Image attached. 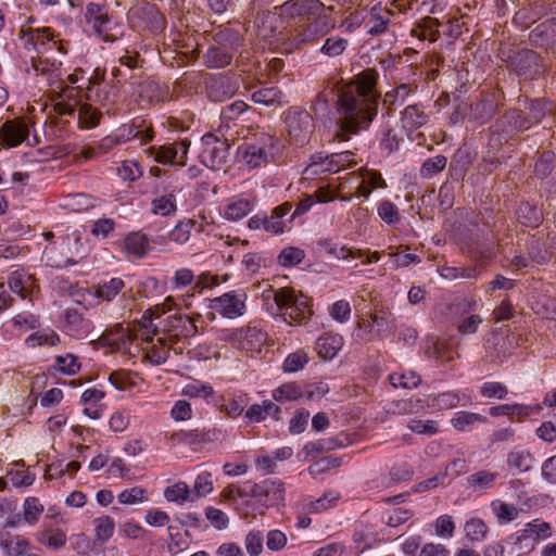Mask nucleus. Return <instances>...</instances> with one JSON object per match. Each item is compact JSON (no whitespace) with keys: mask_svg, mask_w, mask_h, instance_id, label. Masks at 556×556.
Masks as SVG:
<instances>
[{"mask_svg":"<svg viewBox=\"0 0 556 556\" xmlns=\"http://www.w3.org/2000/svg\"><path fill=\"white\" fill-rule=\"evenodd\" d=\"M483 319L480 315L470 314L462 317L456 323L457 331L463 336H469L477 332Z\"/></svg>","mask_w":556,"mask_h":556,"instance_id":"5fc2aeb1","label":"nucleus"},{"mask_svg":"<svg viewBox=\"0 0 556 556\" xmlns=\"http://www.w3.org/2000/svg\"><path fill=\"white\" fill-rule=\"evenodd\" d=\"M358 177L364 180L372 190L378 188H386L387 182L382 178L381 174L375 169L359 168Z\"/></svg>","mask_w":556,"mask_h":556,"instance_id":"774afa93","label":"nucleus"},{"mask_svg":"<svg viewBox=\"0 0 556 556\" xmlns=\"http://www.w3.org/2000/svg\"><path fill=\"white\" fill-rule=\"evenodd\" d=\"M117 498L121 504L132 505L148 501V492L141 486H134L122 491Z\"/></svg>","mask_w":556,"mask_h":556,"instance_id":"864d4df0","label":"nucleus"},{"mask_svg":"<svg viewBox=\"0 0 556 556\" xmlns=\"http://www.w3.org/2000/svg\"><path fill=\"white\" fill-rule=\"evenodd\" d=\"M141 337L140 328L131 330L117 325L114 329L108 330L102 336V340L114 351L129 356H136L141 348L136 340Z\"/></svg>","mask_w":556,"mask_h":556,"instance_id":"0eeeda50","label":"nucleus"},{"mask_svg":"<svg viewBox=\"0 0 556 556\" xmlns=\"http://www.w3.org/2000/svg\"><path fill=\"white\" fill-rule=\"evenodd\" d=\"M214 393L213 387L208 383L201 382L199 380H193L190 383L186 384L182 389V394L188 397H204L207 399L212 396Z\"/></svg>","mask_w":556,"mask_h":556,"instance_id":"3c124183","label":"nucleus"},{"mask_svg":"<svg viewBox=\"0 0 556 556\" xmlns=\"http://www.w3.org/2000/svg\"><path fill=\"white\" fill-rule=\"evenodd\" d=\"M305 257V253L303 250L294 247L286 248L281 251L279 255V263L285 266H294L300 264Z\"/></svg>","mask_w":556,"mask_h":556,"instance_id":"338daca9","label":"nucleus"},{"mask_svg":"<svg viewBox=\"0 0 556 556\" xmlns=\"http://www.w3.org/2000/svg\"><path fill=\"white\" fill-rule=\"evenodd\" d=\"M343 346V338L337 333H326L317 339L316 351L319 357L332 359Z\"/></svg>","mask_w":556,"mask_h":556,"instance_id":"b1692460","label":"nucleus"},{"mask_svg":"<svg viewBox=\"0 0 556 556\" xmlns=\"http://www.w3.org/2000/svg\"><path fill=\"white\" fill-rule=\"evenodd\" d=\"M237 90V86L231 84L226 77L215 79L210 85V96L215 101H223L224 99L231 97Z\"/></svg>","mask_w":556,"mask_h":556,"instance_id":"37998d69","label":"nucleus"},{"mask_svg":"<svg viewBox=\"0 0 556 556\" xmlns=\"http://www.w3.org/2000/svg\"><path fill=\"white\" fill-rule=\"evenodd\" d=\"M302 396V389L296 382L285 383L273 391V397L277 402L295 401Z\"/></svg>","mask_w":556,"mask_h":556,"instance_id":"49530a36","label":"nucleus"},{"mask_svg":"<svg viewBox=\"0 0 556 556\" xmlns=\"http://www.w3.org/2000/svg\"><path fill=\"white\" fill-rule=\"evenodd\" d=\"M274 301L280 316L289 325H302L313 314L308 299L303 295L298 296L291 288H280L274 291Z\"/></svg>","mask_w":556,"mask_h":556,"instance_id":"f03ea898","label":"nucleus"},{"mask_svg":"<svg viewBox=\"0 0 556 556\" xmlns=\"http://www.w3.org/2000/svg\"><path fill=\"white\" fill-rule=\"evenodd\" d=\"M190 490L186 482H177L164 491V496L169 502L184 503L189 500Z\"/></svg>","mask_w":556,"mask_h":556,"instance_id":"6e6d98bb","label":"nucleus"},{"mask_svg":"<svg viewBox=\"0 0 556 556\" xmlns=\"http://www.w3.org/2000/svg\"><path fill=\"white\" fill-rule=\"evenodd\" d=\"M177 210L174 194H165L152 201V212L162 216L175 213Z\"/></svg>","mask_w":556,"mask_h":556,"instance_id":"603ef678","label":"nucleus"},{"mask_svg":"<svg viewBox=\"0 0 556 556\" xmlns=\"http://www.w3.org/2000/svg\"><path fill=\"white\" fill-rule=\"evenodd\" d=\"M237 348L248 352H260L267 334L256 326H248L232 334Z\"/></svg>","mask_w":556,"mask_h":556,"instance_id":"dca6fc26","label":"nucleus"},{"mask_svg":"<svg viewBox=\"0 0 556 556\" xmlns=\"http://www.w3.org/2000/svg\"><path fill=\"white\" fill-rule=\"evenodd\" d=\"M86 18L98 36H100L104 41L114 40V38L109 35L111 20L105 7L98 3H89L87 7Z\"/></svg>","mask_w":556,"mask_h":556,"instance_id":"a211bd4d","label":"nucleus"},{"mask_svg":"<svg viewBox=\"0 0 556 556\" xmlns=\"http://www.w3.org/2000/svg\"><path fill=\"white\" fill-rule=\"evenodd\" d=\"M125 287L124 281L121 278H112L109 281H104L97 286H93V294L103 301H112Z\"/></svg>","mask_w":556,"mask_h":556,"instance_id":"473e14b6","label":"nucleus"},{"mask_svg":"<svg viewBox=\"0 0 556 556\" xmlns=\"http://www.w3.org/2000/svg\"><path fill=\"white\" fill-rule=\"evenodd\" d=\"M189 147L190 141L188 139H182L157 148L150 147L147 149V153L152 155L154 161L160 164L184 166L187 162Z\"/></svg>","mask_w":556,"mask_h":556,"instance_id":"9d476101","label":"nucleus"},{"mask_svg":"<svg viewBox=\"0 0 556 556\" xmlns=\"http://www.w3.org/2000/svg\"><path fill=\"white\" fill-rule=\"evenodd\" d=\"M239 493L254 498L263 508L260 514L264 515L265 509L283 504L286 490L281 480L265 479L258 483L244 482Z\"/></svg>","mask_w":556,"mask_h":556,"instance_id":"7ed1b4c3","label":"nucleus"},{"mask_svg":"<svg viewBox=\"0 0 556 556\" xmlns=\"http://www.w3.org/2000/svg\"><path fill=\"white\" fill-rule=\"evenodd\" d=\"M232 52L226 46H212L203 55V62L208 68H222L231 63Z\"/></svg>","mask_w":556,"mask_h":556,"instance_id":"393cba45","label":"nucleus"},{"mask_svg":"<svg viewBox=\"0 0 556 556\" xmlns=\"http://www.w3.org/2000/svg\"><path fill=\"white\" fill-rule=\"evenodd\" d=\"M141 331V340L151 343L144 350L143 359L148 361L152 365H161L165 363L169 356L170 346L167 344L166 339L157 338L156 342H153L152 336L156 333V328H152V320L143 316L142 320L138 324Z\"/></svg>","mask_w":556,"mask_h":556,"instance_id":"39448f33","label":"nucleus"},{"mask_svg":"<svg viewBox=\"0 0 556 556\" xmlns=\"http://www.w3.org/2000/svg\"><path fill=\"white\" fill-rule=\"evenodd\" d=\"M139 12L150 29L159 31L165 27V18L154 4L143 3Z\"/></svg>","mask_w":556,"mask_h":556,"instance_id":"72a5a7b5","label":"nucleus"},{"mask_svg":"<svg viewBox=\"0 0 556 556\" xmlns=\"http://www.w3.org/2000/svg\"><path fill=\"white\" fill-rule=\"evenodd\" d=\"M378 215L383 222L390 225L400 222V213L397 206L387 200L379 203Z\"/></svg>","mask_w":556,"mask_h":556,"instance_id":"69168bd1","label":"nucleus"},{"mask_svg":"<svg viewBox=\"0 0 556 556\" xmlns=\"http://www.w3.org/2000/svg\"><path fill=\"white\" fill-rule=\"evenodd\" d=\"M172 328L173 333L168 334L170 343L177 342L180 337L189 338L198 332L194 319L189 316L175 317L172 320Z\"/></svg>","mask_w":556,"mask_h":556,"instance_id":"c85d7f7f","label":"nucleus"},{"mask_svg":"<svg viewBox=\"0 0 556 556\" xmlns=\"http://www.w3.org/2000/svg\"><path fill=\"white\" fill-rule=\"evenodd\" d=\"M248 227L252 230L264 229L271 235L282 233L285 230V223L278 220L275 216L255 215L248 222Z\"/></svg>","mask_w":556,"mask_h":556,"instance_id":"2f4dec72","label":"nucleus"},{"mask_svg":"<svg viewBox=\"0 0 556 556\" xmlns=\"http://www.w3.org/2000/svg\"><path fill=\"white\" fill-rule=\"evenodd\" d=\"M533 463V456L529 451L526 450H513L507 455V465L510 468L519 470L521 472L531 469Z\"/></svg>","mask_w":556,"mask_h":556,"instance_id":"58836bf2","label":"nucleus"},{"mask_svg":"<svg viewBox=\"0 0 556 556\" xmlns=\"http://www.w3.org/2000/svg\"><path fill=\"white\" fill-rule=\"evenodd\" d=\"M273 137H264L262 144H248L245 147L243 159L250 167H257L274 155L275 143Z\"/></svg>","mask_w":556,"mask_h":556,"instance_id":"aec40b11","label":"nucleus"},{"mask_svg":"<svg viewBox=\"0 0 556 556\" xmlns=\"http://www.w3.org/2000/svg\"><path fill=\"white\" fill-rule=\"evenodd\" d=\"M429 114L426 112L425 106L415 103L407 105L402 112H401V126L404 130L407 132H413L429 122Z\"/></svg>","mask_w":556,"mask_h":556,"instance_id":"412c9836","label":"nucleus"},{"mask_svg":"<svg viewBox=\"0 0 556 556\" xmlns=\"http://www.w3.org/2000/svg\"><path fill=\"white\" fill-rule=\"evenodd\" d=\"M552 534L553 529L549 522L534 519L517 532L515 544L520 549L532 551L538 542L549 539Z\"/></svg>","mask_w":556,"mask_h":556,"instance_id":"9b49d317","label":"nucleus"},{"mask_svg":"<svg viewBox=\"0 0 556 556\" xmlns=\"http://www.w3.org/2000/svg\"><path fill=\"white\" fill-rule=\"evenodd\" d=\"M278 15L287 21L312 20L324 10V3L319 0H288L279 7H275Z\"/></svg>","mask_w":556,"mask_h":556,"instance_id":"1a4fd4ad","label":"nucleus"},{"mask_svg":"<svg viewBox=\"0 0 556 556\" xmlns=\"http://www.w3.org/2000/svg\"><path fill=\"white\" fill-rule=\"evenodd\" d=\"M102 113L90 103L80 104L78 111V124L83 128H94L99 125Z\"/></svg>","mask_w":556,"mask_h":556,"instance_id":"ea45409f","label":"nucleus"},{"mask_svg":"<svg viewBox=\"0 0 556 556\" xmlns=\"http://www.w3.org/2000/svg\"><path fill=\"white\" fill-rule=\"evenodd\" d=\"M447 160L444 155H437L426 160L420 168L422 177H432L433 175L442 172L446 166Z\"/></svg>","mask_w":556,"mask_h":556,"instance_id":"13d9d810","label":"nucleus"},{"mask_svg":"<svg viewBox=\"0 0 556 556\" xmlns=\"http://www.w3.org/2000/svg\"><path fill=\"white\" fill-rule=\"evenodd\" d=\"M518 220L528 227H536L541 222L540 211L529 203H521L517 210Z\"/></svg>","mask_w":556,"mask_h":556,"instance_id":"09e8293b","label":"nucleus"},{"mask_svg":"<svg viewBox=\"0 0 556 556\" xmlns=\"http://www.w3.org/2000/svg\"><path fill=\"white\" fill-rule=\"evenodd\" d=\"M45 510V506L38 497H26L23 503V520L29 526L36 525Z\"/></svg>","mask_w":556,"mask_h":556,"instance_id":"e433bc0d","label":"nucleus"},{"mask_svg":"<svg viewBox=\"0 0 556 556\" xmlns=\"http://www.w3.org/2000/svg\"><path fill=\"white\" fill-rule=\"evenodd\" d=\"M56 368L66 375H75L80 369V363L78 362L77 356L73 354H66L64 356L55 357Z\"/></svg>","mask_w":556,"mask_h":556,"instance_id":"680f3d73","label":"nucleus"},{"mask_svg":"<svg viewBox=\"0 0 556 556\" xmlns=\"http://www.w3.org/2000/svg\"><path fill=\"white\" fill-rule=\"evenodd\" d=\"M307 362V354L304 351L299 350L287 356V358L283 362L282 368L286 372H295L302 369Z\"/></svg>","mask_w":556,"mask_h":556,"instance_id":"052dcab7","label":"nucleus"},{"mask_svg":"<svg viewBox=\"0 0 556 556\" xmlns=\"http://www.w3.org/2000/svg\"><path fill=\"white\" fill-rule=\"evenodd\" d=\"M491 506L501 522H509L514 520L518 515L517 508L511 504L495 501Z\"/></svg>","mask_w":556,"mask_h":556,"instance_id":"e2e57ef3","label":"nucleus"},{"mask_svg":"<svg viewBox=\"0 0 556 556\" xmlns=\"http://www.w3.org/2000/svg\"><path fill=\"white\" fill-rule=\"evenodd\" d=\"M379 74L366 68L342 86L337 93L336 124L339 141L348 140L351 135L367 128L378 114L380 93L377 90Z\"/></svg>","mask_w":556,"mask_h":556,"instance_id":"f257e3e1","label":"nucleus"},{"mask_svg":"<svg viewBox=\"0 0 556 556\" xmlns=\"http://www.w3.org/2000/svg\"><path fill=\"white\" fill-rule=\"evenodd\" d=\"M313 22L308 23L303 33V41H312L317 37L326 34L333 25L330 23L328 16H320L319 14L313 17Z\"/></svg>","mask_w":556,"mask_h":556,"instance_id":"c9c22d12","label":"nucleus"},{"mask_svg":"<svg viewBox=\"0 0 556 556\" xmlns=\"http://www.w3.org/2000/svg\"><path fill=\"white\" fill-rule=\"evenodd\" d=\"M355 164L354 154L351 151H343L331 154H324L323 152H318L311 156V163L306 170L312 169L313 174H334Z\"/></svg>","mask_w":556,"mask_h":556,"instance_id":"6e6552de","label":"nucleus"},{"mask_svg":"<svg viewBox=\"0 0 556 556\" xmlns=\"http://www.w3.org/2000/svg\"><path fill=\"white\" fill-rule=\"evenodd\" d=\"M480 394L486 399H498L503 400L508 394L506 386L502 382L491 381L485 382L480 388Z\"/></svg>","mask_w":556,"mask_h":556,"instance_id":"0e129e2a","label":"nucleus"},{"mask_svg":"<svg viewBox=\"0 0 556 556\" xmlns=\"http://www.w3.org/2000/svg\"><path fill=\"white\" fill-rule=\"evenodd\" d=\"M485 358L492 364H501L511 354L513 342L509 337L492 332L485 342Z\"/></svg>","mask_w":556,"mask_h":556,"instance_id":"2eb2a0df","label":"nucleus"},{"mask_svg":"<svg viewBox=\"0 0 556 556\" xmlns=\"http://www.w3.org/2000/svg\"><path fill=\"white\" fill-rule=\"evenodd\" d=\"M442 23L433 17H427L424 20L422 25L417 29H413V35L418 37L419 39H428L433 42L439 37V27Z\"/></svg>","mask_w":556,"mask_h":556,"instance_id":"a18cd8bd","label":"nucleus"},{"mask_svg":"<svg viewBox=\"0 0 556 556\" xmlns=\"http://www.w3.org/2000/svg\"><path fill=\"white\" fill-rule=\"evenodd\" d=\"M200 160L202 164L212 170L223 169L229 156V144L227 139L207 132L201 138Z\"/></svg>","mask_w":556,"mask_h":556,"instance_id":"20e7f679","label":"nucleus"},{"mask_svg":"<svg viewBox=\"0 0 556 556\" xmlns=\"http://www.w3.org/2000/svg\"><path fill=\"white\" fill-rule=\"evenodd\" d=\"M497 477V472L483 469L470 475L467 484L475 490H486L494 484Z\"/></svg>","mask_w":556,"mask_h":556,"instance_id":"a19ab883","label":"nucleus"},{"mask_svg":"<svg viewBox=\"0 0 556 556\" xmlns=\"http://www.w3.org/2000/svg\"><path fill=\"white\" fill-rule=\"evenodd\" d=\"M24 34L23 38H25V45L31 46L35 50H39L38 47H43L48 42L54 41L58 37L54 31L50 27L42 28H29L28 30H22Z\"/></svg>","mask_w":556,"mask_h":556,"instance_id":"7c9ffc66","label":"nucleus"},{"mask_svg":"<svg viewBox=\"0 0 556 556\" xmlns=\"http://www.w3.org/2000/svg\"><path fill=\"white\" fill-rule=\"evenodd\" d=\"M251 211V203L245 199H237L230 202L225 210V216L229 220H239L247 216Z\"/></svg>","mask_w":556,"mask_h":556,"instance_id":"8fccbe9b","label":"nucleus"},{"mask_svg":"<svg viewBox=\"0 0 556 556\" xmlns=\"http://www.w3.org/2000/svg\"><path fill=\"white\" fill-rule=\"evenodd\" d=\"M220 430L216 428H208V429H191V430H179L177 432H174L169 437V442L173 445H189V446H197L202 445L205 443L215 442L219 439Z\"/></svg>","mask_w":556,"mask_h":556,"instance_id":"ddd939ff","label":"nucleus"},{"mask_svg":"<svg viewBox=\"0 0 556 556\" xmlns=\"http://www.w3.org/2000/svg\"><path fill=\"white\" fill-rule=\"evenodd\" d=\"M466 536L471 542H481L485 539L489 528L480 518H471L465 523Z\"/></svg>","mask_w":556,"mask_h":556,"instance_id":"de8ad7c7","label":"nucleus"},{"mask_svg":"<svg viewBox=\"0 0 556 556\" xmlns=\"http://www.w3.org/2000/svg\"><path fill=\"white\" fill-rule=\"evenodd\" d=\"M510 64L518 75H523L529 78H532L543 72L541 70L542 64L540 55L535 51L529 49L516 52L510 59Z\"/></svg>","mask_w":556,"mask_h":556,"instance_id":"4468645a","label":"nucleus"},{"mask_svg":"<svg viewBox=\"0 0 556 556\" xmlns=\"http://www.w3.org/2000/svg\"><path fill=\"white\" fill-rule=\"evenodd\" d=\"M37 56L30 58V66L37 75L46 76L48 79H52L58 75V72L62 65V62L51 60L48 56L42 55V51L38 50Z\"/></svg>","mask_w":556,"mask_h":556,"instance_id":"bb28decb","label":"nucleus"},{"mask_svg":"<svg viewBox=\"0 0 556 556\" xmlns=\"http://www.w3.org/2000/svg\"><path fill=\"white\" fill-rule=\"evenodd\" d=\"M245 299V294H238L236 291L226 292L210 300L208 308L225 318L233 319L244 314Z\"/></svg>","mask_w":556,"mask_h":556,"instance_id":"f8f14e48","label":"nucleus"},{"mask_svg":"<svg viewBox=\"0 0 556 556\" xmlns=\"http://www.w3.org/2000/svg\"><path fill=\"white\" fill-rule=\"evenodd\" d=\"M0 548L4 556H23L25 551L30 548V543L22 535H12L8 531L0 530Z\"/></svg>","mask_w":556,"mask_h":556,"instance_id":"4be33fe9","label":"nucleus"},{"mask_svg":"<svg viewBox=\"0 0 556 556\" xmlns=\"http://www.w3.org/2000/svg\"><path fill=\"white\" fill-rule=\"evenodd\" d=\"M12 292L18 294L22 299L33 300V296L39 291V286L35 277L24 269L13 271L8 280Z\"/></svg>","mask_w":556,"mask_h":556,"instance_id":"f3484780","label":"nucleus"},{"mask_svg":"<svg viewBox=\"0 0 556 556\" xmlns=\"http://www.w3.org/2000/svg\"><path fill=\"white\" fill-rule=\"evenodd\" d=\"M28 126L22 118H14L3 123L0 129V139L3 144L12 148L20 146L27 137Z\"/></svg>","mask_w":556,"mask_h":556,"instance_id":"6ab92c4d","label":"nucleus"},{"mask_svg":"<svg viewBox=\"0 0 556 556\" xmlns=\"http://www.w3.org/2000/svg\"><path fill=\"white\" fill-rule=\"evenodd\" d=\"M420 376L409 371L407 374H392L390 375V382L395 388L401 387L404 389H412L420 383Z\"/></svg>","mask_w":556,"mask_h":556,"instance_id":"bf43d9fd","label":"nucleus"},{"mask_svg":"<svg viewBox=\"0 0 556 556\" xmlns=\"http://www.w3.org/2000/svg\"><path fill=\"white\" fill-rule=\"evenodd\" d=\"M37 541L49 548L59 549L65 546L67 536L61 529H48L37 534Z\"/></svg>","mask_w":556,"mask_h":556,"instance_id":"f704fd0d","label":"nucleus"},{"mask_svg":"<svg viewBox=\"0 0 556 556\" xmlns=\"http://www.w3.org/2000/svg\"><path fill=\"white\" fill-rule=\"evenodd\" d=\"M416 90L415 84H401L384 94L382 103L388 110H392L394 106L403 104Z\"/></svg>","mask_w":556,"mask_h":556,"instance_id":"c756f323","label":"nucleus"},{"mask_svg":"<svg viewBox=\"0 0 556 556\" xmlns=\"http://www.w3.org/2000/svg\"><path fill=\"white\" fill-rule=\"evenodd\" d=\"M197 222L194 219H182L169 232V240L176 244H185L191 237V231L195 227Z\"/></svg>","mask_w":556,"mask_h":556,"instance_id":"c03bdc74","label":"nucleus"},{"mask_svg":"<svg viewBox=\"0 0 556 556\" xmlns=\"http://www.w3.org/2000/svg\"><path fill=\"white\" fill-rule=\"evenodd\" d=\"M124 250L129 256L142 258L150 250V240L141 231H134L124 239Z\"/></svg>","mask_w":556,"mask_h":556,"instance_id":"5701e85b","label":"nucleus"},{"mask_svg":"<svg viewBox=\"0 0 556 556\" xmlns=\"http://www.w3.org/2000/svg\"><path fill=\"white\" fill-rule=\"evenodd\" d=\"M488 418L484 415L459 410L451 419L452 427L460 432L471 431L476 425L485 424Z\"/></svg>","mask_w":556,"mask_h":556,"instance_id":"a878e982","label":"nucleus"},{"mask_svg":"<svg viewBox=\"0 0 556 556\" xmlns=\"http://www.w3.org/2000/svg\"><path fill=\"white\" fill-rule=\"evenodd\" d=\"M94 538L100 543L108 542L114 534L115 522L111 516H101L93 520Z\"/></svg>","mask_w":556,"mask_h":556,"instance_id":"4c0bfd02","label":"nucleus"},{"mask_svg":"<svg viewBox=\"0 0 556 556\" xmlns=\"http://www.w3.org/2000/svg\"><path fill=\"white\" fill-rule=\"evenodd\" d=\"M285 121L291 142L304 146L309 141L314 130V122L307 111L300 108H291L288 110Z\"/></svg>","mask_w":556,"mask_h":556,"instance_id":"423d86ee","label":"nucleus"},{"mask_svg":"<svg viewBox=\"0 0 556 556\" xmlns=\"http://www.w3.org/2000/svg\"><path fill=\"white\" fill-rule=\"evenodd\" d=\"M394 13L392 10L382 8L381 5H375L370 10V27L368 29L371 35H380L387 30L388 25L391 22V16Z\"/></svg>","mask_w":556,"mask_h":556,"instance_id":"cd10ccee","label":"nucleus"},{"mask_svg":"<svg viewBox=\"0 0 556 556\" xmlns=\"http://www.w3.org/2000/svg\"><path fill=\"white\" fill-rule=\"evenodd\" d=\"M282 93L277 87H263L252 93V100L266 106L280 104Z\"/></svg>","mask_w":556,"mask_h":556,"instance_id":"79ce46f5","label":"nucleus"},{"mask_svg":"<svg viewBox=\"0 0 556 556\" xmlns=\"http://www.w3.org/2000/svg\"><path fill=\"white\" fill-rule=\"evenodd\" d=\"M346 39L339 36H331L326 39L320 50L325 55L338 56L343 53V51L346 49Z\"/></svg>","mask_w":556,"mask_h":556,"instance_id":"4d7b16f0","label":"nucleus"}]
</instances>
